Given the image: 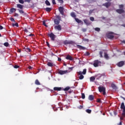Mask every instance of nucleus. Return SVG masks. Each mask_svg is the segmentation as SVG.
I'll list each match as a JSON object with an SVG mask.
<instances>
[{"label":"nucleus","mask_w":125,"mask_h":125,"mask_svg":"<svg viewBox=\"0 0 125 125\" xmlns=\"http://www.w3.org/2000/svg\"><path fill=\"white\" fill-rule=\"evenodd\" d=\"M51 9H52L51 8L47 7V8H45L46 11H47L48 12H49L50 11H51Z\"/></svg>","instance_id":"bb28decb"},{"label":"nucleus","mask_w":125,"mask_h":125,"mask_svg":"<svg viewBox=\"0 0 125 125\" xmlns=\"http://www.w3.org/2000/svg\"><path fill=\"white\" fill-rule=\"evenodd\" d=\"M82 99H84L85 98V95L84 93H82Z\"/></svg>","instance_id":"473e14b6"},{"label":"nucleus","mask_w":125,"mask_h":125,"mask_svg":"<svg viewBox=\"0 0 125 125\" xmlns=\"http://www.w3.org/2000/svg\"><path fill=\"white\" fill-rule=\"evenodd\" d=\"M46 44H47V46H48V47H49V43L48 42H46Z\"/></svg>","instance_id":"13d9d810"},{"label":"nucleus","mask_w":125,"mask_h":125,"mask_svg":"<svg viewBox=\"0 0 125 125\" xmlns=\"http://www.w3.org/2000/svg\"><path fill=\"white\" fill-rule=\"evenodd\" d=\"M89 100H90V101H92V100H94V96L92 95H90L88 97Z\"/></svg>","instance_id":"f3484780"},{"label":"nucleus","mask_w":125,"mask_h":125,"mask_svg":"<svg viewBox=\"0 0 125 125\" xmlns=\"http://www.w3.org/2000/svg\"><path fill=\"white\" fill-rule=\"evenodd\" d=\"M42 24L43 25H44V26H45V27H47V25H46V24H45V21H42Z\"/></svg>","instance_id":"79ce46f5"},{"label":"nucleus","mask_w":125,"mask_h":125,"mask_svg":"<svg viewBox=\"0 0 125 125\" xmlns=\"http://www.w3.org/2000/svg\"><path fill=\"white\" fill-rule=\"evenodd\" d=\"M75 21H76V22H77V23H82V21L77 18H75Z\"/></svg>","instance_id":"c756f323"},{"label":"nucleus","mask_w":125,"mask_h":125,"mask_svg":"<svg viewBox=\"0 0 125 125\" xmlns=\"http://www.w3.org/2000/svg\"><path fill=\"white\" fill-rule=\"evenodd\" d=\"M25 2H31V0H24Z\"/></svg>","instance_id":"49530a36"},{"label":"nucleus","mask_w":125,"mask_h":125,"mask_svg":"<svg viewBox=\"0 0 125 125\" xmlns=\"http://www.w3.org/2000/svg\"><path fill=\"white\" fill-rule=\"evenodd\" d=\"M52 2L53 4H56V2H55V0H52Z\"/></svg>","instance_id":"a18cd8bd"},{"label":"nucleus","mask_w":125,"mask_h":125,"mask_svg":"<svg viewBox=\"0 0 125 125\" xmlns=\"http://www.w3.org/2000/svg\"><path fill=\"white\" fill-rule=\"evenodd\" d=\"M85 112H86V113H87L88 114H90L91 113V110L87 109L85 110Z\"/></svg>","instance_id":"cd10ccee"},{"label":"nucleus","mask_w":125,"mask_h":125,"mask_svg":"<svg viewBox=\"0 0 125 125\" xmlns=\"http://www.w3.org/2000/svg\"><path fill=\"white\" fill-rule=\"evenodd\" d=\"M61 89H62L61 87H54V90H55L56 91H60Z\"/></svg>","instance_id":"6ab92c4d"},{"label":"nucleus","mask_w":125,"mask_h":125,"mask_svg":"<svg viewBox=\"0 0 125 125\" xmlns=\"http://www.w3.org/2000/svg\"><path fill=\"white\" fill-rule=\"evenodd\" d=\"M57 19H58L59 20H60V19H61V18H60L59 16H57Z\"/></svg>","instance_id":"3c124183"},{"label":"nucleus","mask_w":125,"mask_h":125,"mask_svg":"<svg viewBox=\"0 0 125 125\" xmlns=\"http://www.w3.org/2000/svg\"><path fill=\"white\" fill-rule=\"evenodd\" d=\"M78 76H80L79 77V80H83L84 76L83 75H85L86 74V69H84L83 72L82 71H79L77 72Z\"/></svg>","instance_id":"f257e3e1"},{"label":"nucleus","mask_w":125,"mask_h":125,"mask_svg":"<svg viewBox=\"0 0 125 125\" xmlns=\"http://www.w3.org/2000/svg\"><path fill=\"white\" fill-rule=\"evenodd\" d=\"M10 20H11V21H12L13 22L15 21L14 19H13V18H11Z\"/></svg>","instance_id":"4d7b16f0"},{"label":"nucleus","mask_w":125,"mask_h":125,"mask_svg":"<svg viewBox=\"0 0 125 125\" xmlns=\"http://www.w3.org/2000/svg\"><path fill=\"white\" fill-rule=\"evenodd\" d=\"M69 89H70V87L67 86V87H66L64 89H63V90L64 91H68V90H69Z\"/></svg>","instance_id":"c85d7f7f"},{"label":"nucleus","mask_w":125,"mask_h":125,"mask_svg":"<svg viewBox=\"0 0 125 125\" xmlns=\"http://www.w3.org/2000/svg\"><path fill=\"white\" fill-rule=\"evenodd\" d=\"M83 105H80L78 108L79 109H83Z\"/></svg>","instance_id":"864d4df0"},{"label":"nucleus","mask_w":125,"mask_h":125,"mask_svg":"<svg viewBox=\"0 0 125 125\" xmlns=\"http://www.w3.org/2000/svg\"><path fill=\"white\" fill-rule=\"evenodd\" d=\"M19 2L20 3H21L22 4H23L24 3V0H19Z\"/></svg>","instance_id":"a19ab883"},{"label":"nucleus","mask_w":125,"mask_h":125,"mask_svg":"<svg viewBox=\"0 0 125 125\" xmlns=\"http://www.w3.org/2000/svg\"><path fill=\"white\" fill-rule=\"evenodd\" d=\"M97 77H99V78L100 79V78H101V77H102V75H101L100 74H98L95 75L94 77H93V76L91 77L90 78V82H94V81H95V78H96Z\"/></svg>","instance_id":"20e7f679"},{"label":"nucleus","mask_w":125,"mask_h":125,"mask_svg":"<svg viewBox=\"0 0 125 125\" xmlns=\"http://www.w3.org/2000/svg\"><path fill=\"white\" fill-rule=\"evenodd\" d=\"M15 16L18 17L19 16V15L18 14H15Z\"/></svg>","instance_id":"338daca9"},{"label":"nucleus","mask_w":125,"mask_h":125,"mask_svg":"<svg viewBox=\"0 0 125 125\" xmlns=\"http://www.w3.org/2000/svg\"><path fill=\"white\" fill-rule=\"evenodd\" d=\"M124 7V5H120L119 8H123Z\"/></svg>","instance_id":"09e8293b"},{"label":"nucleus","mask_w":125,"mask_h":125,"mask_svg":"<svg viewBox=\"0 0 125 125\" xmlns=\"http://www.w3.org/2000/svg\"><path fill=\"white\" fill-rule=\"evenodd\" d=\"M103 51H104V50H102V51H100L99 52L100 57L101 58H102V57H103Z\"/></svg>","instance_id":"b1692460"},{"label":"nucleus","mask_w":125,"mask_h":125,"mask_svg":"<svg viewBox=\"0 0 125 125\" xmlns=\"http://www.w3.org/2000/svg\"><path fill=\"white\" fill-rule=\"evenodd\" d=\"M65 59L67 60H70V61H73V60H74V59L73 58V57H72V56H71L70 55H67Z\"/></svg>","instance_id":"f8f14e48"},{"label":"nucleus","mask_w":125,"mask_h":125,"mask_svg":"<svg viewBox=\"0 0 125 125\" xmlns=\"http://www.w3.org/2000/svg\"><path fill=\"white\" fill-rule=\"evenodd\" d=\"M97 102H98V103H100V102H101V100H100V99H98L97 100Z\"/></svg>","instance_id":"603ef678"},{"label":"nucleus","mask_w":125,"mask_h":125,"mask_svg":"<svg viewBox=\"0 0 125 125\" xmlns=\"http://www.w3.org/2000/svg\"><path fill=\"white\" fill-rule=\"evenodd\" d=\"M121 109L123 110L122 116L125 117V105L124 103H122L121 106Z\"/></svg>","instance_id":"39448f33"},{"label":"nucleus","mask_w":125,"mask_h":125,"mask_svg":"<svg viewBox=\"0 0 125 125\" xmlns=\"http://www.w3.org/2000/svg\"><path fill=\"white\" fill-rule=\"evenodd\" d=\"M83 22L85 23L86 25H87V26H89V25H90L91 24V23L89 21H88L86 19L83 20Z\"/></svg>","instance_id":"dca6fc26"},{"label":"nucleus","mask_w":125,"mask_h":125,"mask_svg":"<svg viewBox=\"0 0 125 125\" xmlns=\"http://www.w3.org/2000/svg\"><path fill=\"white\" fill-rule=\"evenodd\" d=\"M35 84L37 85H41V83H40V81H39L38 79L35 81Z\"/></svg>","instance_id":"393cba45"},{"label":"nucleus","mask_w":125,"mask_h":125,"mask_svg":"<svg viewBox=\"0 0 125 125\" xmlns=\"http://www.w3.org/2000/svg\"><path fill=\"white\" fill-rule=\"evenodd\" d=\"M82 31H83V32H86V29H85V28H83V29H82Z\"/></svg>","instance_id":"5fc2aeb1"},{"label":"nucleus","mask_w":125,"mask_h":125,"mask_svg":"<svg viewBox=\"0 0 125 125\" xmlns=\"http://www.w3.org/2000/svg\"><path fill=\"white\" fill-rule=\"evenodd\" d=\"M47 65L48 66H49V67H53V63H51L50 62H48L47 64Z\"/></svg>","instance_id":"a878e982"},{"label":"nucleus","mask_w":125,"mask_h":125,"mask_svg":"<svg viewBox=\"0 0 125 125\" xmlns=\"http://www.w3.org/2000/svg\"><path fill=\"white\" fill-rule=\"evenodd\" d=\"M61 58H58V61H59V62H60L61 61Z\"/></svg>","instance_id":"052dcab7"},{"label":"nucleus","mask_w":125,"mask_h":125,"mask_svg":"<svg viewBox=\"0 0 125 125\" xmlns=\"http://www.w3.org/2000/svg\"><path fill=\"white\" fill-rule=\"evenodd\" d=\"M48 37L50 38L51 41H53V42H54L55 41V39L56 38V35H54L53 33H48Z\"/></svg>","instance_id":"423d86ee"},{"label":"nucleus","mask_w":125,"mask_h":125,"mask_svg":"<svg viewBox=\"0 0 125 125\" xmlns=\"http://www.w3.org/2000/svg\"><path fill=\"white\" fill-rule=\"evenodd\" d=\"M95 31H96L97 32L100 31V28L99 27H96L95 28Z\"/></svg>","instance_id":"f704fd0d"},{"label":"nucleus","mask_w":125,"mask_h":125,"mask_svg":"<svg viewBox=\"0 0 125 125\" xmlns=\"http://www.w3.org/2000/svg\"><path fill=\"white\" fill-rule=\"evenodd\" d=\"M100 64H101V61L96 60L94 61V63L93 64L94 67H98L100 65Z\"/></svg>","instance_id":"0eeeda50"},{"label":"nucleus","mask_w":125,"mask_h":125,"mask_svg":"<svg viewBox=\"0 0 125 125\" xmlns=\"http://www.w3.org/2000/svg\"><path fill=\"white\" fill-rule=\"evenodd\" d=\"M83 42H88V39H83Z\"/></svg>","instance_id":"37998d69"},{"label":"nucleus","mask_w":125,"mask_h":125,"mask_svg":"<svg viewBox=\"0 0 125 125\" xmlns=\"http://www.w3.org/2000/svg\"><path fill=\"white\" fill-rule=\"evenodd\" d=\"M104 58H105V59L108 60V59H109V56L108 55V54H107V53L106 52H104Z\"/></svg>","instance_id":"4be33fe9"},{"label":"nucleus","mask_w":125,"mask_h":125,"mask_svg":"<svg viewBox=\"0 0 125 125\" xmlns=\"http://www.w3.org/2000/svg\"><path fill=\"white\" fill-rule=\"evenodd\" d=\"M25 50H26V51H27V52H31V49H30L29 48H28V47L25 49Z\"/></svg>","instance_id":"e433bc0d"},{"label":"nucleus","mask_w":125,"mask_h":125,"mask_svg":"<svg viewBox=\"0 0 125 125\" xmlns=\"http://www.w3.org/2000/svg\"><path fill=\"white\" fill-rule=\"evenodd\" d=\"M55 29L58 30V31H60L61 30V25H57L55 26Z\"/></svg>","instance_id":"aec40b11"},{"label":"nucleus","mask_w":125,"mask_h":125,"mask_svg":"<svg viewBox=\"0 0 125 125\" xmlns=\"http://www.w3.org/2000/svg\"><path fill=\"white\" fill-rule=\"evenodd\" d=\"M59 10L61 13V14H62V15H63V14H64V8L63 7H60L59 8Z\"/></svg>","instance_id":"9b49d317"},{"label":"nucleus","mask_w":125,"mask_h":125,"mask_svg":"<svg viewBox=\"0 0 125 125\" xmlns=\"http://www.w3.org/2000/svg\"><path fill=\"white\" fill-rule=\"evenodd\" d=\"M111 87L113 88V89H115V90H117V86L115 85V84L112 83L111 84Z\"/></svg>","instance_id":"5701e85b"},{"label":"nucleus","mask_w":125,"mask_h":125,"mask_svg":"<svg viewBox=\"0 0 125 125\" xmlns=\"http://www.w3.org/2000/svg\"><path fill=\"white\" fill-rule=\"evenodd\" d=\"M117 125H123L122 121H120V123L117 124Z\"/></svg>","instance_id":"8fccbe9b"},{"label":"nucleus","mask_w":125,"mask_h":125,"mask_svg":"<svg viewBox=\"0 0 125 125\" xmlns=\"http://www.w3.org/2000/svg\"><path fill=\"white\" fill-rule=\"evenodd\" d=\"M90 20L91 21H94V18H93V17H91L90 18Z\"/></svg>","instance_id":"c03bdc74"},{"label":"nucleus","mask_w":125,"mask_h":125,"mask_svg":"<svg viewBox=\"0 0 125 125\" xmlns=\"http://www.w3.org/2000/svg\"><path fill=\"white\" fill-rule=\"evenodd\" d=\"M35 36L34 34H30L29 35H28V37H33V36Z\"/></svg>","instance_id":"6e6d98bb"},{"label":"nucleus","mask_w":125,"mask_h":125,"mask_svg":"<svg viewBox=\"0 0 125 125\" xmlns=\"http://www.w3.org/2000/svg\"><path fill=\"white\" fill-rule=\"evenodd\" d=\"M18 52L19 53H20V52H21V50L18 49Z\"/></svg>","instance_id":"0e129e2a"},{"label":"nucleus","mask_w":125,"mask_h":125,"mask_svg":"<svg viewBox=\"0 0 125 125\" xmlns=\"http://www.w3.org/2000/svg\"><path fill=\"white\" fill-rule=\"evenodd\" d=\"M98 89L99 92H103V95H106V88L105 87L103 86H99Z\"/></svg>","instance_id":"f03ea898"},{"label":"nucleus","mask_w":125,"mask_h":125,"mask_svg":"<svg viewBox=\"0 0 125 125\" xmlns=\"http://www.w3.org/2000/svg\"><path fill=\"white\" fill-rule=\"evenodd\" d=\"M18 11L20 12V13H21V14H23L24 11H23L22 10H20V9H18Z\"/></svg>","instance_id":"2f4dec72"},{"label":"nucleus","mask_w":125,"mask_h":125,"mask_svg":"<svg viewBox=\"0 0 125 125\" xmlns=\"http://www.w3.org/2000/svg\"><path fill=\"white\" fill-rule=\"evenodd\" d=\"M121 98H122V99H124V100L125 101V98L124 97H123V96H121Z\"/></svg>","instance_id":"774afa93"},{"label":"nucleus","mask_w":125,"mask_h":125,"mask_svg":"<svg viewBox=\"0 0 125 125\" xmlns=\"http://www.w3.org/2000/svg\"><path fill=\"white\" fill-rule=\"evenodd\" d=\"M11 12H14V11H16V9L13 8L10 10Z\"/></svg>","instance_id":"c9c22d12"},{"label":"nucleus","mask_w":125,"mask_h":125,"mask_svg":"<svg viewBox=\"0 0 125 125\" xmlns=\"http://www.w3.org/2000/svg\"><path fill=\"white\" fill-rule=\"evenodd\" d=\"M2 29H3V27H2L1 25H0V30H2Z\"/></svg>","instance_id":"bf43d9fd"},{"label":"nucleus","mask_w":125,"mask_h":125,"mask_svg":"<svg viewBox=\"0 0 125 125\" xmlns=\"http://www.w3.org/2000/svg\"><path fill=\"white\" fill-rule=\"evenodd\" d=\"M17 5L18 8H20V9H23V7H24V6L22 5H21L20 4H18Z\"/></svg>","instance_id":"412c9836"},{"label":"nucleus","mask_w":125,"mask_h":125,"mask_svg":"<svg viewBox=\"0 0 125 125\" xmlns=\"http://www.w3.org/2000/svg\"><path fill=\"white\" fill-rule=\"evenodd\" d=\"M63 44H65V45H67L68 44L74 45V44H75V42L72 41L65 40L63 41Z\"/></svg>","instance_id":"7ed1b4c3"},{"label":"nucleus","mask_w":125,"mask_h":125,"mask_svg":"<svg viewBox=\"0 0 125 125\" xmlns=\"http://www.w3.org/2000/svg\"><path fill=\"white\" fill-rule=\"evenodd\" d=\"M4 46L7 47V46H8V45H9V44L8 43V42H6L4 43Z\"/></svg>","instance_id":"4c0bfd02"},{"label":"nucleus","mask_w":125,"mask_h":125,"mask_svg":"<svg viewBox=\"0 0 125 125\" xmlns=\"http://www.w3.org/2000/svg\"><path fill=\"white\" fill-rule=\"evenodd\" d=\"M103 5L104 6H105V7H106V8H108V7H109V6H110L111 5V3H110V2H106L105 3H104L103 4Z\"/></svg>","instance_id":"4468645a"},{"label":"nucleus","mask_w":125,"mask_h":125,"mask_svg":"<svg viewBox=\"0 0 125 125\" xmlns=\"http://www.w3.org/2000/svg\"><path fill=\"white\" fill-rule=\"evenodd\" d=\"M60 3H63V0H58Z\"/></svg>","instance_id":"de8ad7c7"},{"label":"nucleus","mask_w":125,"mask_h":125,"mask_svg":"<svg viewBox=\"0 0 125 125\" xmlns=\"http://www.w3.org/2000/svg\"><path fill=\"white\" fill-rule=\"evenodd\" d=\"M120 120H121V121H122V120H124V117H120Z\"/></svg>","instance_id":"69168bd1"},{"label":"nucleus","mask_w":125,"mask_h":125,"mask_svg":"<svg viewBox=\"0 0 125 125\" xmlns=\"http://www.w3.org/2000/svg\"><path fill=\"white\" fill-rule=\"evenodd\" d=\"M20 66L19 65H16L14 66V68H15V69H18V68H20Z\"/></svg>","instance_id":"ea45409f"},{"label":"nucleus","mask_w":125,"mask_h":125,"mask_svg":"<svg viewBox=\"0 0 125 125\" xmlns=\"http://www.w3.org/2000/svg\"><path fill=\"white\" fill-rule=\"evenodd\" d=\"M15 26H16V27H18V23H13V27H14Z\"/></svg>","instance_id":"58836bf2"},{"label":"nucleus","mask_w":125,"mask_h":125,"mask_svg":"<svg viewBox=\"0 0 125 125\" xmlns=\"http://www.w3.org/2000/svg\"><path fill=\"white\" fill-rule=\"evenodd\" d=\"M66 73H68L67 70H60L58 72V74H59L60 75H65V74H66Z\"/></svg>","instance_id":"1a4fd4ad"},{"label":"nucleus","mask_w":125,"mask_h":125,"mask_svg":"<svg viewBox=\"0 0 125 125\" xmlns=\"http://www.w3.org/2000/svg\"><path fill=\"white\" fill-rule=\"evenodd\" d=\"M77 48L81 49V50H84L85 49V47L81 45H77Z\"/></svg>","instance_id":"ddd939ff"},{"label":"nucleus","mask_w":125,"mask_h":125,"mask_svg":"<svg viewBox=\"0 0 125 125\" xmlns=\"http://www.w3.org/2000/svg\"><path fill=\"white\" fill-rule=\"evenodd\" d=\"M116 12L118 13H119V14H121V13H124V12H125V11L123 9H119L116 10Z\"/></svg>","instance_id":"2eb2a0df"},{"label":"nucleus","mask_w":125,"mask_h":125,"mask_svg":"<svg viewBox=\"0 0 125 125\" xmlns=\"http://www.w3.org/2000/svg\"><path fill=\"white\" fill-rule=\"evenodd\" d=\"M113 34H114V32H109L108 34H106V37L108 39H109L110 40H112V39H114V35H113Z\"/></svg>","instance_id":"6e6552de"},{"label":"nucleus","mask_w":125,"mask_h":125,"mask_svg":"<svg viewBox=\"0 0 125 125\" xmlns=\"http://www.w3.org/2000/svg\"><path fill=\"white\" fill-rule=\"evenodd\" d=\"M32 68H33V67H32L31 66H28V69H32Z\"/></svg>","instance_id":"e2e57ef3"},{"label":"nucleus","mask_w":125,"mask_h":125,"mask_svg":"<svg viewBox=\"0 0 125 125\" xmlns=\"http://www.w3.org/2000/svg\"><path fill=\"white\" fill-rule=\"evenodd\" d=\"M45 3L46 4V5H50V2H49L48 0H46L45 1Z\"/></svg>","instance_id":"7c9ffc66"},{"label":"nucleus","mask_w":125,"mask_h":125,"mask_svg":"<svg viewBox=\"0 0 125 125\" xmlns=\"http://www.w3.org/2000/svg\"><path fill=\"white\" fill-rule=\"evenodd\" d=\"M54 23H55V24H56V25H58V24H59V23H60V20L55 19L54 20Z\"/></svg>","instance_id":"a211bd4d"},{"label":"nucleus","mask_w":125,"mask_h":125,"mask_svg":"<svg viewBox=\"0 0 125 125\" xmlns=\"http://www.w3.org/2000/svg\"><path fill=\"white\" fill-rule=\"evenodd\" d=\"M125 65V62L124 61H121L119 62L118 63H117V66L118 67H123V66H124Z\"/></svg>","instance_id":"9d476101"},{"label":"nucleus","mask_w":125,"mask_h":125,"mask_svg":"<svg viewBox=\"0 0 125 125\" xmlns=\"http://www.w3.org/2000/svg\"><path fill=\"white\" fill-rule=\"evenodd\" d=\"M117 114V111H114V114L115 115V116H116Z\"/></svg>","instance_id":"680f3d73"},{"label":"nucleus","mask_w":125,"mask_h":125,"mask_svg":"<svg viewBox=\"0 0 125 125\" xmlns=\"http://www.w3.org/2000/svg\"><path fill=\"white\" fill-rule=\"evenodd\" d=\"M71 16H72V17H76V15L75 14V13L72 12L71 13Z\"/></svg>","instance_id":"72a5a7b5"}]
</instances>
